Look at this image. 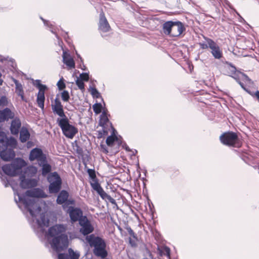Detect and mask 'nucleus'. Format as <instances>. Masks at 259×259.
I'll use <instances>...</instances> for the list:
<instances>
[{"label": "nucleus", "mask_w": 259, "mask_h": 259, "mask_svg": "<svg viewBox=\"0 0 259 259\" xmlns=\"http://www.w3.org/2000/svg\"><path fill=\"white\" fill-rule=\"evenodd\" d=\"M16 145H17L16 140L14 138H11L10 139H8L6 147H7L9 146H10L12 147H15Z\"/></svg>", "instance_id": "37"}, {"label": "nucleus", "mask_w": 259, "mask_h": 259, "mask_svg": "<svg viewBox=\"0 0 259 259\" xmlns=\"http://www.w3.org/2000/svg\"><path fill=\"white\" fill-rule=\"evenodd\" d=\"M14 83L16 85V93L19 96L21 97L22 100L26 102V100H25L24 97V93L22 85L20 83H19V81L16 79L14 80Z\"/></svg>", "instance_id": "24"}, {"label": "nucleus", "mask_w": 259, "mask_h": 259, "mask_svg": "<svg viewBox=\"0 0 259 259\" xmlns=\"http://www.w3.org/2000/svg\"><path fill=\"white\" fill-rule=\"evenodd\" d=\"M118 140V138L115 135H113L107 138L106 142L108 146L112 147L114 145L115 142Z\"/></svg>", "instance_id": "30"}, {"label": "nucleus", "mask_w": 259, "mask_h": 259, "mask_svg": "<svg viewBox=\"0 0 259 259\" xmlns=\"http://www.w3.org/2000/svg\"><path fill=\"white\" fill-rule=\"evenodd\" d=\"M51 106L53 112L61 117L57 119V122L63 134L67 138L72 139L78 133V129L69 124V121L65 114L63 106L60 99L56 98Z\"/></svg>", "instance_id": "2"}, {"label": "nucleus", "mask_w": 259, "mask_h": 259, "mask_svg": "<svg viewBox=\"0 0 259 259\" xmlns=\"http://www.w3.org/2000/svg\"><path fill=\"white\" fill-rule=\"evenodd\" d=\"M0 156L3 160L9 161L15 157V153L12 149H5L1 152Z\"/></svg>", "instance_id": "20"}, {"label": "nucleus", "mask_w": 259, "mask_h": 259, "mask_svg": "<svg viewBox=\"0 0 259 259\" xmlns=\"http://www.w3.org/2000/svg\"><path fill=\"white\" fill-rule=\"evenodd\" d=\"M38 224L40 226L48 227L49 225L50 220L46 217L44 213L40 214V220H37Z\"/></svg>", "instance_id": "28"}, {"label": "nucleus", "mask_w": 259, "mask_h": 259, "mask_svg": "<svg viewBox=\"0 0 259 259\" xmlns=\"http://www.w3.org/2000/svg\"><path fill=\"white\" fill-rule=\"evenodd\" d=\"M221 143L226 146L239 148L242 146V141L236 133L229 131L223 133L219 137Z\"/></svg>", "instance_id": "5"}, {"label": "nucleus", "mask_w": 259, "mask_h": 259, "mask_svg": "<svg viewBox=\"0 0 259 259\" xmlns=\"http://www.w3.org/2000/svg\"><path fill=\"white\" fill-rule=\"evenodd\" d=\"M232 77L236 80L244 91L250 95L253 96L251 92L248 88L252 86L253 84V82L247 75L244 73L236 71Z\"/></svg>", "instance_id": "9"}, {"label": "nucleus", "mask_w": 259, "mask_h": 259, "mask_svg": "<svg viewBox=\"0 0 259 259\" xmlns=\"http://www.w3.org/2000/svg\"><path fill=\"white\" fill-rule=\"evenodd\" d=\"M20 180L21 181L20 186L23 189H27L34 187L36 184V182L34 180L26 179L25 175H22L20 177Z\"/></svg>", "instance_id": "18"}, {"label": "nucleus", "mask_w": 259, "mask_h": 259, "mask_svg": "<svg viewBox=\"0 0 259 259\" xmlns=\"http://www.w3.org/2000/svg\"><path fill=\"white\" fill-rule=\"evenodd\" d=\"M39 165L42 166V175L44 176H46L48 174L51 172L52 167L51 165L47 162L39 163Z\"/></svg>", "instance_id": "27"}, {"label": "nucleus", "mask_w": 259, "mask_h": 259, "mask_svg": "<svg viewBox=\"0 0 259 259\" xmlns=\"http://www.w3.org/2000/svg\"><path fill=\"white\" fill-rule=\"evenodd\" d=\"M62 100L64 102H68L70 99V96L67 91H63L61 94Z\"/></svg>", "instance_id": "36"}, {"label": "nucleus", "mask_w": 259, "mask_h": 259, "mask_svg": "<svg viewBox=\"0 0 259 259\" xmlns=\"http://www.w3.org/2000/svg\"><path fill=\"white\" fill-rule=\"evenodd\" d=\"M29 159L31 161L37 160L38 164L39 163L47 162V157L46 154L43 153L41 149L35 148L31 150L30 152Z\"/></svg>", "instance_id": "12"}, {"label": "nucleus", "mask_w": 259, "mask_h": 259, "mask_svg": "<svg viewBox=\"0 0 259 259\" xmlns=\"http://www.w3.org/2000/svg\"><path fill=\"white\" fill-rule=\"evenodd\" d=\"M163 30L166 34L177 37L182 33L185 28L180 22L167 21L163 25Z\"/></svg>", "instance_id": "6"}, {"label": "nucleus", "mask_w": 259, "mask_h": 259, "mask_svg": "<svg viewBox=\"0 0 259 259\" xmlns=\"http://www.w3.org/2000/svg\"><path fill=\"white\" fill-rule=\"evenodd\" d=\"M172 171H175L174 172L177 173V174L179 172L178 170H173Z\"/></svg>", "instance_id": "49"}, {"label": "nucleus", "mask_w": 259, "mask_h": 259, "mask_svg": "<svg viewBox=\"0 0 259 259\" xmlns=\"http://www.w3.org/2000/svg\"><path fill=\"white\" fill-rule=\"evenodd\" d=\"M37 171V169L35 166L30 165L27 167L26 172L31 176H34Z\"/></svg>", "instance_id": "32"}, {"label": "nucleus", "mask_w": 259, "mask_h": 259, "mask_svg": "<svg viewBox=\"0 0 259 259\" xmlns=\"http://www.w3.org/2000/svg\"><path fill=\"white\" fill-rule=\"evenodd\" d=\"M62 57L63 62L65 65H66V66H67L70 69L75 68V65L74 61L73 58L68 53L64 51L63 53Z\"/></svg>", "instance_id": "21"}, {"label": "nucleus", "mask_w": 259, "mask_h": 259, "mask_svg": "<svg viewBox=\"0 0 259 259\" xmlns=\"http://www.w3.org/2000/svg\"><path fill=\"white\" fill-rule=\"evenodd\" d=\"M69 214L72 223H75L77 221L79 222L81 218L83 217V212L81 209L77 207H69L68 209Z\"/></svg>", "instance_id": "16"}, {"label": "nucleus", "mask_w": 259, "mask_h": 259, "mask_svg": "<svg viewBox=\"0 0 259 259\" xmlns=\"http://www.w3.org/2000/svg\"><path fill=\"white\" fill-rule=\"evenodd\" d=\"M165 255L168 257H170V249L168 247H165L163 248L162 251H161V255Z\"/></svg>", "instance_id": "41"}, {"label": "nucleus", "mask_w": 259, "mask_h": 259, "mask_svg": "<svg viewBox=\"0 0 259 259\" xmlns=\"http://www.w3.org/2000/svg\"><path fill=\"white\" fill-rule=\"evenodd\" d=\"M21 126V122L19 118H13L11 122L10 131L12 134L17 135L19 134Z\"/></svg>", "instance_id": "19"}, {"label": "nucleus", "mask_w": 259, "mask_h": 259, "mask_svg": "<svg viewBox=\"0 0 259 259\" xmlns=\"http://www.w3.org/2000/svg\"><path fill=\"white\" fill-rule=\"evenodd\" d=\"M91 94L94 98H99L100 96V93L95 88H92L91 89Z\"/></svg>", "instance_id": "39"}, {"label": "nucleus", "mask_w": 259, "mask_h": 259, "mask_svg": "<svg viewBox=\"0 0 259 259\" xmlns=\"http://www.w3.org/2000/svg\"><path fill=\"white\" fill-rule=\"evenodd\" d=\"M48 181L50 183L49 185V191L51 193H58L61 188L62 180L57 172L51 173L48 178Z\"/></svg>", "instance_id": "10"}, {"label": "nucleus", "mask_w": 259, "mask_h": 259, "mask_svg": "<svg viewBox=\"0 0 259 259\" xmlns=\"http://www.w3.org/2000/svg\"><path fill=\"white\" fill-rule=\"evenodd\" d=\"M26 165L27 163L24 160L18 158L13 163L3 165L2 170L7 175L14 177L18 175L22 168Z\"/></svg>", "instance_id": "8"}, {"label": "nucleus", "mask_w": 259, "mask_h": 259, "mask_svg": "<svg viewBox=\"0 0 259 259\" xmlns=\"http://www.w3.org/2000/svg\"><path fill=\"white\" fill-rule=\"evenodd\" d=\"M58 259H70L68 254L66 253H59L58 255Z\"/></svg>", "instance_id": "43"}, {"label": "nucleus", "mask_w": 259, "mask_h": 259, "mask_svg": "<svg viewBox=\"0 0 259 259\" xmlns=\"http://www.w3.org/2000/svg\"><path fill=\"white\" fill-rule=\"evenodd\" d=\"M93 109L94 112L96 114H98L100 113L102 111V106L100 103H96L94 105H93Z\"/></svg>", "instance_id": "34"}, {"label": "nucleus", "mask_w": 259, "mask_h": 259, "mask_svg": "<svg viewBox=\"0 0 259 259\" xmlns=\"http://www.w3.org/2000/svg\"><path fill=\"white\" fill-rule=\"evenodd\" d=\"M76 84L77 85L78 88L81 90L82 91H83L84 90V83L83 81H82V80H80L79 78H77L76 80Z\"/></svg>", "instance_id": "38"}, {"label": "nucleus", "mask_w": 259, "mask_h": 259, "mask_svg": "<svg viewBox=\"0 0 259 259\" xmlns=\"http://www.w3.org/2000/svg\"><path fill=\"white\" fill-rule=\"evenodd\" d=\"M187 65H188V67H189V71H190V72H191L194 68L193 64H190L189 62H187Z\"/></svg>", "instance_id": "46"}, {"label": "nucleus", "mask_w": 259, "mask_h": 259, "mask_svg": "<svg viewBox=\"0 0 259 259\" xmlns=\"http://www.w3.org/2000/svg\"><path fill=\"white\" fill-rule=\"evenodd\" d=\"M226 73L230 76H232L233 75V74H234L235 73V72L237 71H236V68L235 66L231 65L230 64H229L226 67Z\"/></svg>", "instance_id": "31"}, {"label": "nucleus", "mask_w": 259, "mask_h": 259, "mask_svg": "<svg viewBox=\"0 0 259 259\" xmlns=\"http://www.w3.org/2000/svg\"><path fill=\"white\" fill-rule=\"evenodd\" d=\"M66 226L56 224L49 228L47 237L52 248L57 252L61 251L68 246L69 241L66 234Z\"/></svg>", "instance_id": "1"}, {"label": "nucleus", "mask_w": 259, "mask_h": 259, "mask_svg": "<svg viewBox=\"0 0 259 259\" xmlns=\"http://www.w3.org/2000/svg\"><path fill=\"white\" fill-rule=\"evenodd\" d=\"M2 76V74H1V73L0 72V77Z\"/></svg>", "instance_id": "50"}, {"label": "nucleus", "mask_w": 259, "mask_h": 259, "mask_svg": "<svg viewBox=\"0 0 259 259\" xmlns=\"http://www.w3.org/2000/svg\"><path fill=\"white\" fill-rule=\"evenodd\" d=\"M3 80L1 78V77H0V85H2L3 84Z\"/></svg>", "instance_id": "48"}, {"label": "nucleus", "mask_w": 259, "mask_h": 259, "mask_svg": "<svg viewBox=\"0 0 259 259\" xmlns=\"http://www.w3.org/2000/svg\"><path fill=\"white\" fill-rule=\"evenodd\" d=\"M128 234L131 237L129 238V243L132 247H136L137 246L138 238L136 234L131 227L126 228Z\"/></svg>", "instance_id": "23"}, {"label": "nucleus", "mask_w": 259, "mask_h": 259, "mask_svg": "<svg viewBox=\"0 0 259 259\" xmlns=\"http://www.w3.org/2000/svg\"><path fill=\"white\" fill-rule=\"evenodd\" d=\"M88 173L92 179V181L90 183L92 188L97 192L103 199L107 200L112 204H115L116 203L115 200L107 194L99 184L96 177L95 170L92 169H88Z\"/></svg>", "instance_id": "4"}, {"label": "nucleus", "mask_w": 259, "mask_h": 259, "mask_svg": "<svg viewBox=\"0 0 259 259\" xmlns=\"http://www.w3.org/2000/svg\"><path fill=\"white\" fill-rule=\"evenodd\" d=\"M88 242L91 247H94V253L102 258H105L108 254L106 250V243L103 239L99 237L91 235L87 238Z\"/></svg>", "instance_id": "3"}, {"label": "nucleus", "mask_w": 259, "mask_h": 259, "mask_svg": "<svg viewBox=\"0 0 259 259\" xmlns=\"http://www.w3.org/2000/svg\"><path fill=\"white\" fill-rule=\"evenodd\" d=\"M79 224L81 226L80 232L84 235H88L94 231V227L86 216L81 218Z\"/></svg>", "instance_id": "14"}, {"label": "nucleus", "mask_w": 259, "mask_h": 259, "mask_svg": "<svg viewBox=\"0 0 259 259\" xmlns=\"http://www.w3.org/2000/svg\"><path fill=\"white\" fill-rule=\"evenodd\" d=\"M25 194L26 196L32 198H45L47 196L45 192L39 188L27 190Z\"/></svg>", "instance_id": "17"}, {"label": "nucleus", "mask_w": 259, "mask_h": 259, "mask_svg": "<svg viewBox=\"0 0 259 259\" xmlns=\"http://www.w3.org/2000/svg\"><path fill=\"white\" fill-rule=\"evenodd\" d=\"M7 140L8 138L7 137H3L0 139V143L2 144L5 147H6Z\"/></svg>", "instance_id": "44"}, {"label": "nucleus", "mask_w": 259, "mask_h": 259, "mask_svg": "<svg viewBox=\"0 0 259 259\" xmlns=\"http://www.w3.org/2000/svg\"><path fill=\"white\" fill-rule=\"evenodd\" d=\"M98 29L103 33L108 32L111 30V26L103 12L100 14Z\"/></svg>", "instance_id": "15"}, {"label": "nucleus", "mask_w": 259, "mask_h": 259, "mask_svg": "<svg viewBox=\"0 0 259 259\" xmlns=\"http://www.w3.org/2000/svg\"><path fill=\"white\" fill-rule=\"evenodd\" d=\"M8 101L6 97L3 96L1 98H0V107L1 106H4L7 105Z\"/></svg>", "instance_id": "42"}, {"label": "nucleus", "mask_w": 259, "mask_h": 259, "mask_svg": "<svg viewBox=\"0 0 259 259\" xmlns=\"http://www.w3.org/2000/svg\"><path fill=\"white\" fill-rule=\"evenodd\" d=\"M36 87L39 90L37 95L36 102L38 106L42 110H44L45 101V92L47 89V87L45 85L41 84L39 80L37 81Z\"/></svg>", "instance_id": "13"}, {"label": "nucleus", "mask_w": 259, "mask_h": 259, "mask_svg": "<svg viewBox=\"0 0 259 259\" xmlns=\"http://www.w3.org/2000/svg\"><path fill=\"white\" fill-rule=\"evenodd\" d=\"M205 39V41L198 42L199 45L202 49L210 48L211 53L213 57L217 59H220L223 57V52L220 47L212 39L204 36L201 35Z\"/></svg>", "instance_id": "7"}, {"label": "nucleus", "mask_w": 259, "mask_h": 259, "mask_svg": "<svg viewBox=\"0 0 259 259\" xmlns=\"http://www.w3.org/2000/svg\"><path fill=\"white\" fill-rule=\"evenodd\" d=\"M20 200L32 217L35 216V212H39L41 211V207L37 206L34 199L24 198Z\"/></svg>", "instance_id": "11"}, {"label": "nucleus", "mask_w": 259, "mask_h": 259, "mask_svg": "<svg viewBox=\"0 0 259 259\" xmlns=\"http://www.w3.org/2000/svg\"><path fill=\"white\" fill-rule=\"evenodd\" d=\"M117 228L120 232L122 231V229L119 226H117Z\"/></svg>", "instance_id": "47"}, {"label": "nucleus", "mask_w": 259, "mask_h": 259, "mask_svg": "<svg viewBox=\"0 0 259 259\" xmlns=\"http://www.w3.org/2000/svg\"><path fill=\"white\" fill-rule=\"evenodd\" d=\"M68 255L70 259H78L79 257V254L74 251L71 248H69L68 250Z\"/></svg>", "instance_id": "33"}, {"label": "nucleus", "mask_w": 259, "mask_h": 259, "mask_svg": "<svg viewBox=\"0 0 259 259\" xmlns=\"http://www.w3.org/2000/svg\"><path fill=\"white\" fill-rule=\"evenodd\" d=\"M15 116L14 113L8 108H5L3 110L0 111V121H4L8 120L9 119L14 118Z\"/></svg>", "instance_id": "22"}, {"label": "nucleus", "mask_w": 259, "mask_h": 259, "mask_svg": "<svg viewBox=\"0 0 259 259\" xmlns=\"http://www.w3.org/2000/svg\"><path fill=\"white\" fill-rule=\"evenodd\" d=\"M57 85L58 89L60 91L64 90L66 88V84L64 82V79L63 77H62L58 81Z\"/></svg>", "instance_id": "35"}, {"label": "nucleus", "mask_w": 259, "mask_h": 259, "mask_svg": "<svg viewBox=\"0 0 259 259\" xmlns=\"http://www.w3.org/2000/svg\"><path fill=\"white\" fill-rule=\"evenodd\" d=\"M20 132V140L22 143H25L30 138V133L27 128L23 127Z\"/></svg>", "instance_id": "25"}, {"label": "nucleus", "mask_w": 259, "mask_h": 259, "mask_svg": "<svg viewBox=\"0 0 259 259\" xmlns=\"http://www.w3.org/2000/svg\"><path fill=\"white\" fill-rule=\"evenodd\" d=\"M109 120L107 117V114L105 112H103L100 116L99 124L102 127H105L107 124Z\"/></svg>", "instance_id": "29"}, {"label": "nucleus", "mask_w": 259, "mask_h": 259, "mask_svg": "<svg viewBox=\"0 0 259 259\" xmlns=\"http://www.w3.org/2000/svg\"><path fill=\"white\" fill-rule=\"evenodd\" d=\"M68 193L65 190L60 192L57 199V202L59 204L65 203L68 198Z\"/></svg>", "instance_id": "26"}, {"label": "nucleus", "mask_w": 259, "mask_h": 259, "mask_svg": "<svg viewBox=\"0 0 259 259\" xmlns=\"http://www.w3.org/2000/svg\"><path fill=\"white\" fill-rule=\"evenodd\" d=\"M80 80H82V81H88L89 80V75L87 73H82L80 74Z\"/></svg>", "instance_id": "40"}, {"label": "nucleus", "mask_w": 259, "mask_h": 259, "mask_svg": "<svg viewBox=\"0 0 259 259\" xmlns=\"http://www.w3.org/2000/svg\"><path fill=\"white\" fill-rule=\"evenodd\" d=\"M253 94L252 97H255L256 98L257 100L259 102V91H257L255 93L251 92Z\"/></svg>", "instance_id": "45"}]
</instances>
